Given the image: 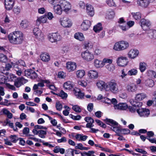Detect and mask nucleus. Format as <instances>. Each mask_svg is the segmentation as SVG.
<instances>
[{
    "label": "nucleus",
    "instance_id": "9d476101",
    "mask_svg": "<svg viewBox=\"0 0 156 156\" xmlns=\"http://www.w3.org/2000/svg\"><path fill=\"white\" fill-rule=\"evenodd\" d=\"M106 124L111 126V129L112 130L115 128H118L119 127L118 123L116 121L113 119H105Z\"/></svg>",
    "mask_w": 156,
    "mask_h": 156
},
{
    "label": "nucleus",
    "instance_id": "b1692460",
    "mask_svg": "<svg viewBox=\"0 0 156 156\" xmlns=\"http://www.w3.org/2000/svg\"><path fill=\"white\" fill-rule=\"evenodd\" d=\"M73 93L78 98H82L84 95V94L82 93L78 89H74Z\"/></svg>",
    "mask_w": 156,
    "mask_h": 156
},
{
    "label": "nucleus",
    "instance_id": "a19ab883",
    "mask_svg": "<svg viewBox=\"0 0 156 156\" xmlns=\"http://www.w3.org/2000/svg\"><path fill=\"white\" fill-rule=\"evenodd\" d=\"M146 64L144 62H141L140 63L139 68L141 72H144L146 69Z\"/></svg>",
    "mask_w": 156,
    "mask_h": 156
},
{
    "label": "nucleus",
    "instance_id": "c9c22d12",
    "mask_svg": "<svg viewBox=\"0 0 156 156\" xmlns=\"http://www.w3.org/2000/svg\"><path fill=\"white\" fill-rule=\"evenodd\" d=\"M29 24L28 21L26 20H24L22 21L20 23V26L22 28L25 29L28 27Z\"/></svg>",
    "mask_w": 156,
    "mask_h": 156
},
{
    "label": "nucleus",
    "instance_id": "864d4df0",
    "mask_svg": "<svg viewBox=\"0 0 156 156\" xmlns=\"http://www.w3.org/2000/svg\"><path fill=\"white\" fill-rule=\"evenodd\" d=\"M112 60L111 59L108 58H104L103 59L102 61L103 64H104V65L107 63H108V64H111L112 63Z\"/></svg>",
    "mask_w": 156,
    "mask_h": 156
},
{
    "label": "nucleus",
    "instance_id": "69168bd1",
    "mask_svg": "<svg viewBox=\"0 0 156 156\" xmlns=\"http://www.w3.org/2000/svg\"><path fill=\"white\" fill-rule=\"evenodd\" d=\"M29 129L28 127H25L23 129V134L27 135L29 133Z\"/></svg>",
    "mask_w": 156,
    "mask_h": 156
},
{
    "label": "nucleus",
    "instance_id": "4468645a",
    "mask_svg": "<svg viewBox=\"0 0 156 156\" xmlns=\"http://www.w3.org/2000/svg\"><path fill=\"white\" fill-rule=\"evenodd\" d=\"M139 52L136 49H131L128 52V57L131 59H134L138 55Z\"/></svg>",
    "mask_w": 156,
    "mask_h": 156
},
{
    "label": "nucleus",
    "instance_id": "bb28decb",
    "mask_svg": "<svg viewBox=\"0 0 156 156\" xmlns=\"http://www.w3.org/2000/svg\"><path fill=\"white\" fill-rule=\"evenodd\" d=\"M46 14L44 16L38 17L37 20V24L40 23H45L47 21Z\"/></svg>",
    "mask_w": 156,
    "mask_h": 156
},
{
    "label": "nucleus",
    "instance_id": "a18cd8bd",
    "mask_svg": "<svg viewBox=\"0 0 156 156\" xmlns=\"http://www.w3.org/2000/svg\"><path fill=\"white\" fill-rule=\"evenodd\" d=\"M147 84L150 87H152L154 85V82L151 79H148L146 81Z\"/></svg>",
    "mask_w": 156,
    "mask_h": 156
},
{
    "label": "nucleus",
    "instance_id": "6e6d98bb",
    "mask_svg": "<svg viewBox=\"0 0 156 156\" xmlns=\"http://www.w3.org/2000/svg\"><path fill=\"white\" fill-rule=\"evenodd\" d=\"M84 47L86 49H88L89 48H91L92 47V46L91 43L88 41H86L84 43Z\"/></svg>",
    "mask_w": 156,
    "mask_h": 156
},
{
    "label": "nucleus",
    "instance_id": "338daca9",
    "mask_svg": "<svg viewBox=\"0 0 156 156\" xmlns=\"http://www.w3.org/2000/svg\"><path fill=\"white\" fill-rule=\"evenodd\" d=\"M32 70L29 69L27 70H26L25 71V74L26 76L28 77H30L31 73V71Z\"/></svg>",
    "mask_w": 156,
    "mask_h": 156
},
{
    "label": "nucleus",
    "instance_id": "774afa93",
    "mask_svg": "<svg viewBox=\"0 0 156 156\" xmlns=\"http://www.w3.org/2000/svg\"><path fill=\"white\" fill-rule=\"evenodd\" d=\"M60 96L62 97L63 98H66L67 96V94L62 90L60 91Z\"/></svg>",
    "mask_w": 156,
    "mask_h": 156
},
{
    "label": "nucleus",
    "instance_id": "37998d69",
    "mask_svg": "<svg viewBox=\"0 0 156 156\" xmlns=\"http://www.w3.org/2000/svg\"><path fill=\"white\" fill-rule=\"evenodd\" d=\"M147 74L148 76L150 77L156 78V73L153 70L148 71L147 72Z\"/></svg>",
    "mask_w": 156,
    "mask_h": 156
},
{
    "label": "nucleus",
    "instance_id": "603ef678",
    "mask_svg": "<svg viewBox=\"0 0 156 156\" xmlns=\"http://www.w3.org/2000/svg\"><path fill=\"white\" fill-rule=\"evenodd\" d=\"M37 76V73L34 71L32 70L31 71V73L30 76V78L32 79H34L36 78Z\"/></svg>",
    "mask_w": 156,
    "mask_h": 156
},
{
    "label": "nucleus",
    "instance_id": "dca6fc26",
    "mask_svg": "<svg viewBox=\"0 0 156 156\" xmlns=\"http://www.w3.org/2000/svg\"><path fill=\"white\" fill-rule=\"evenodd\" d=\"M87 75L89 78L91 80L97 79L98 76V72L94 70H90L89 71Z\"/></svg>",
    "mask_w": 156,
    "mask_h": 156
},
{
    "label": "nucleus",
    "instance_id": "c85d7f7f",
    "mask_svg": "<svg viewBox=\"0 0 156 156\" xmlns=\"http://www.w3.org/2000/svg\"><path fill=\"white\" fill-rule=\"evenodd\" d=\"M74 37L75 39L80 41H83L84 40V37L83 34L80 32L76 33L74 35Z\"/></svg>",
    "mask_w": 156,
    "mask_h": 156
},
{
    "label": "nucleus",
    "instance_id": "2eb2a0df",
    "mask_svg": "<svg viewBox=\"0 0 156 156\" xmlns=\"http://www.w3.org/2000/svg\"><path fill=\"white\" fill-rule=\"evenodd\" d=\"M33 33L36 38L39 40H42L44 39V34L41 30H33Z\"/></svg>",
    "mask_w": 156,
    "mask_h": 156
},
{
    "label": "nucleus",
    "instance_id": "7ed1b4c3",
    "mask_svg": "<svg viewBox=\"0 0 156 156\" xmlns=\"http://www.w3.org/2000/svg\"><path fill=\"white\" fill-rule=\"evenodd\" d=\"M129 46L128 42L125 41H122L115 43L113 48L116 51H121L126 49Z\"/></svg>",
    "mask_w": 156,
    "mask_h": 156
},
{
    "label": "nucleus",
    "instance_id": "393cba45",
    "mask_svg": "<svg viewBox=\"0 0 156 156\" xmlns=\"http://www.w3.org/2000/svg\"><path fill=\"white\" fill-rule=\"evenodd\" d=\"M147 97L146 94L143 93H140L136 95L135 100L137 101H141Z\"/></svg>",
    "mask_w": 156,
    "mask_h": 156
},
{
    "label": "nucleus",
    "instance_id": "c03bdc74",
    "mask_svg": "<svg viewBox=\"0 0 156 156\" xmlns=\"http://www.w3.org/2000/svg\"><path fill=\"white\" fill-rule=\"evenodd\" d=\"M10 138L11 141L14 143H16L19 140L18 138L15 135H11L10 136Z\"/></svg>",
    "mask_w": 156,
    "mask_h": 156
},
{
    "label": "nucleus",
    "instance_id": "052dcab7",
    "mask_svg": "<svg viewBox=\"0 0 156 156\" xmlns=\"http://www.w3.org/2000/svg\"><path fill=\"white\" fill-rule=\"evenodd\" d=\"M113 131L115 132L116 133V135L117 136H121L120 135V133L121 132V131L120 130V126L118 128H115Z\"/></svg>",
    "mask_w": 156,
    "mask_h": 156
},
{
    "label": "nucleus",
    "instance_id": "5fc2aeb1",
    "mask_svg": "<svg viewBox=\"0 0 156 156\" xmlns=\"http://www.w3.org/2000/svg\"><path fill=\"white\" fill-rule=\"evenodd\" d=\"M95 122L98 124V125L103 128H105L106 126V125L103 123L101 121L99 120H95Z\"/></svg>",
    "mask_w": 156,
    "mask_h": 156
},
{
    "label": "nucleus",
    "instance_id": "de8ad7c7",
    "mask_svg": "<svg viewBox=\"0 0 156 156\" xmlns=\"http://www.w3.org/2000/svg\"><path fill=\"white\" fill-rule=\"evenodd\" d=\"M69 116L70 118L74 120H80L81 118V117L80 115L74 116L72 114H70L69 115Z\"/></svg>",
    "mask_w": 156,
    "mask_h": 156
},
{
    "label": "nucleus",
    "instance_id": "2f4dec72",
    "mask_svg": "<svg viewBox=\"0 0 156 156\" xmlns=\"http://www.w3.org/2000/svg\"><path fill=\"white\" fill-rule=\"evenodd\" d=\"M105 82L102 81H98L96 83V85L98 88L101 90L104 88L105 89Z\"/></svg>",
    "mask_w": 156,
    "mask_h": 156
},
{
    "label": "nucleus",
    "instance_id": "5701e85b",
    "mask_svg": "<svg viewBox=\"0 0 156 156\" xmlns=\"http://www.w3.org/2000/svg\"><path fill=\"white\" fill-rule=\"evenodd\" d=\"M86 10L87 12L89 15L92 16L94 15V8L91 5L87 4L86 5Z\"/></svg>",
    "mask_w": 156,
    "mask_h": 156
},
{
    "label": "nucleus",
    "instance_id": "58836bf2",
    "mask_svg": "<svg viewBox=\"0 0 156 156\" xmlns=\"http://www.w3.org/2000/svg\"><path fill=\"white\" fill-rule=\"evenodd\" d=\"M7 60L6 56L0 53V62H6Z\"/></svg>",
    "mask_w": 156,
    "mask_h": 156
},
{
    "label": "nucleus",
    "instance_id": "20e7f679",
    "mask_svg": "<svg viewBox=\"0 0 156 156\" xmlns=\"http://www.w3.org/2000/svg\"><path fill=\"white\" fill-rule=\"evenodd\" d=\"M136 111L138 115L142 117H147L149 116L150 113L149 110L146 108H139L136 110Z\"/></svg>",
    "mask_w": 156,
    "mask_h": 156
},
{
    "label": "nucleus",
    "instance_id": "4be33fe9",
    "mask_svg": "<svg viewBox=\"0 0 156 156\" xmlns=\"http://www.w3.org/2000/svg\"><path fill=\"white\" fill-rule=\"evenodd\" d=\"M91 25V23L88 20H84L81 25V28L82 29H88Z\"/></svg>",
    "mask_w": 156,
    "mask_h": 156
},
{
    "label": "nucleus",
    "instance_id": "6e6552de",
    "mask_svg": "<svg viewBox=\"0 0 156 156\" xmlns=\"http://www.w3.org/2000/svg\"><path fill=\"white\" fill-rule=\"evenodd\" d=\"M61 25L64 28H70L72 25V23L66 17H64L60 21Z\"/></svg>",
    "mask_w": 156,
    "mask_h": 156
},
{
    "label": "nucleus",
    "instance_id": "09e8293b",
    "mask_svg": "<svg viewBox=\"0 0 156 156\" xmlns=\"http://www.w3.org/2000/svg\"><path fill=\"white\" fill-rule=\"evenodd\" d=\"M106 67L110 71H112L115 69L114 66L111 63L107 64Z\"/></svg>",
    "mask_w": 156,
    "mask_h": 156
},
{
    "label": "nucleus",
    "instance_id": "aec40b11",
    "mask_svg": "<svg viewBox=\"0 0 156 156\" xmlns=\"http://www.w3.org/2000/svg\"><path fill=\"white\" fill-rule=\"evenodd\" d=\"M84 120L87 122L86 125L87 128H90L94 126L93 123L94 122V120L91 117H86L84 119Z\"/></svg>",
    "mask_w": 156,
    "mask_h": 156
},
{
    "label": "nucleus",
    "instance_id": "f3484780",
    "mask_svg": "<svg viewBox=\"0 0 156 156\" xmlns=\"http://www.w3.org/2000/svg\"><path fill=\"white\" fill-rule=\"evenodd\" d=\"M114 107L115 109L120 110H125L128 108L126 103H120L118 105H114Z\"/></svg>",
    "mask_w": 156,
    "mask_h": 156
},
{
    "label": "nucleus",
    "instance_id": "3c124183",
    "mask_svg": "<svg viewBox=\"0 0 156 156\" xmlns=\"http://www.w3.org/2000/svg\"><path fill=\"white\" fill-rule=\"evenodd\" d=\"M78 83L79 85L83 87H86L87 85V82L84 80L79 81H78Z\"/></svg>",
    "mask_w": 156,
    "mask_h": 156
},
{
    "label": "nucleus",
    "instance_id": "cd10ccee",
    "mask_svg": "<svg viewBox=\"0 0 156 156\" xmlns=\"http://www.w3.org/2000/svg\"><path fill=\"white\" fill-rule=\"evenodd\" d=\"M148 35L151 38L156 39V30H147Z\"/></svg>",
    "mask_w": 156,
    "mask_h": 156
},
{
    "label": "nucleus",
    "instance_id": "c756f323",
    "mask_svg": "<svg viewBox=\"0 0 156 156\" xmlns=\"http://www.w3.org/2000/svg\"><path fill=\"white\" fill-rule=\"evenodd\" d=\"M140 25L142 28L144 26H146L147 27H149L151 26V23L150 22L144 19H142L140 20Z\"/></svg>",
    "mask_w": 156,
    "mask_h": 156
},
{
    "label": "nucleus",
    "instance_id": "f704fd0d",
    "mask_svg": "<svg viewBox=\"0 0 156 156\" xmlns=\"http://www.w3.org/2000/svg\"><path fill=\"white\" fill-rule=\"evenodd\" d=\"M103 64L102 62L97 59H95L94 60V65L96 68H98L103 66L104 64Z\"/></svg>",
    "mask_w": 156,
    "mask_h": 156
},
{
    "label": "nucleus",
    "instance_id": "e2e57ef3",
    "mask_svg": "<svg viewBox=\"0 0 156 156\" xmlns=\"http://www.w3.org/2000/svg\"><path fill=\"white\" fill-rule=\"evenodd\" d=\"M130 102L131 103V104H132L133 106H134L135 107H136V106H138L139 105H141V104L140 105V102H136V101L134 102L133 101V100H130Z\"/></svg>",
    "mask_w": 156,
    "mask_h": 156
},
{
    "label": "nucleus",
    "instance_id": "4c0bfd02",
    "mask_svg": "<svg viewBox=\"0 0 156 156\" xmlns=\"http://www.w3.org/2000/svg\"><path fill=\"white\" fill-rule=\"evenodd\" d=\"M131 14L134 18L136 20H139L141 18V14L140 12H132Z\"/></svg>",
    "mask_w": 156,
    "mask_h": 156
},
{
    "label": "nucleus",
    "instance_id": "ddd939ff",
    "mask_svg": "<svg viewBox=\"0 0 156 156\" xmlns=\"http://www.w3.org/2000/svg\"><path fill=\"white\" fill-rule=\"evenodd\" d=\"M27 80L23 77L17 78L15 81L14 85L17 87H19L22 85L23 84L27 82Z\"/></svg>",
    "mask_w": 156,
    "mask_h": 156
},
{
    "label": "nucleus",
    "instance_id": "e433bc0d",
    "mask_svg": "<svg viewBox=\"0 0 156 156\" xmlns=\"http://www.w3.org/2000/svg\"><path fill=\"white\" fill-rule=\"evenodd\" d=\"M74 151L73 149L70 148L66 150L65 152V156H74Z\"/></svg>",
    "mask_w": 156,
    "mask_h": 156
},
{
    "label": "nucleus",
    "instance_id": "bf43d9fd",
    "mask_svg": "<svg viewBox=\"0 0 156 156\" xmlns=\"http://www.w3.org/2000/svg\"><path fill=\"white\" fill-rule=\"evenodd\" d=\"M13 11L14 13L17 14L20 13V7L16 6L13 9Z\"/></svg>",
    "mask_w": 156,
    "mask_h": 156
},
{
    "label": "nucleus",
    "instance_id": "473e14b6",
    "mask_svg": "<svg viewBox=\"0 0 156 156\" xmlns=\"http://www.w3.org/2000/svg\"><path fill=\"white\" fill-rule=\"evenodd\" d=\"M76 74L77 78H81L85 75V72L83 70H79L76 72Z\"/></svg>",
    "mask_w": 156,
    "mask_h": 156
},
{
    "label": "nucleus",
    "instance_id": "8fccbe9b",
    "mask_svg": "<svg viewBox=\"0 0 156 156\" xmlns=\"http://www.w3.org/2000/svg\"><path fill=\"white\" fill-rule=\"evenodd\" d=\"M55 106L57 110L59 111L61 110L62 108V104L59 101L56 102Z\"/></svg>",
    "mask_w": 156,
    "mask_h": 156
},
{
    "label": "nucleus",
    "instance_id": "680f3d73",
    "mask_svg": "<svg viewBox=\"0 0 156 156\" xmlns=\"http://www.w3.org/2000/svg\"><path fill=\"white\" fill-rule=\"evenodd\" d=\"M120 130L121 131V132L124 134H127L128 133H129L130 132V130L128 129H122L120 128Z\"/></svg>",
    "mask_w": 156,
    "mask_h": 156
},
{
    "label": "nucleus",
    "instance_id": "0e129e2a",
    "mask_svg": "<svg viewBox=\"0 0 156 156\" xmlns=\"http://www.w3.org/2000/svg\"><path fill=\"white\" fill-rule=\"evenodd\" d=\"M135 150L137 152L141 153L143 154H147V152L146 151L141 149H135Z\"/></svg>",
    "mask_w": 156,
    "mask_h": 156
},
{
    "label": "nucleus",
    "instance_id": "72a5a7b5",
    "mask_svg": "<svg viewBox=\"0 0 156 156\" xmlns=\"http://www.w3.org/2000/svg\"><path fill=\"white\" fill-rule=\"evenodd\" d=\"M115 12L112 10H111L107 12L106 18L108 19H111L113 18L115 16Z\"/></svg>",
    "mask_w": 156,
    "mask_h": 156
},
{
    "label": "nucleus",
    "instance_id": "79ce46f5",
    "mask_svg": "<svg viewBox=\"0 0 156 156\" xmlns=\"http://www.w3.org/2000/svg\"><path fill=\"white\" fill-rule=\"evenodd\" d=\"M72 109L76 112L80 113L81 112V109L80 107L77 105H74L73 106Z\"/></svg>",
    "mask_w": 156,
    "mask_h": 156
},
{
    "label": "nucleus",
    "instance_id": "ea45409f",
    "mask_svg": "<svg viewBox=\"0 0 156 156\" xmlns=\"http://www.w3.org/2000/svg\"><path fill=\"white\" fill-rule=\"evenodd\" d=\"M38 133L39 136L43 138H45V136L44 135L46 134V131L42 130H38Z\"/></svg>",
    "mask_w": 156,
    "mask_h": 156
},
{
    "label": "nucleus",
    "instance_id": "49530a36",
    "mask_svg": "<svg viewBox=\"0 0 156 156\" xmlns=\"http://www.w3.org/2000/svg\"><path fill=\"white\" fill-rule=\"evenodd\" d=\"M107 4L110 6H115L116 5L113 0H107L106 1Z\"/></svg>",
    "mask_w": 156,
    "mask_h": 156
},
{
    "label": "nucleus",
    "instance_id": "f03ea898",
    "mask_svg": "<svg viewBox=\"0 0 156 156\" xmlns=\"http://www.w3.org/2000/svg\"><path fill=\"white\" fill-rule=\"evenodd\" d=\"M105 90L106 91L116 93L119 91L118 87L117 82L114 80H112L105 84Z\"/></svg>",
    "mask_w": 156,
    "mask_h": 156
},
{
    "label": "nucleus",
    "instance_id": "13d9d810",
    "mask_svg": "<svg viewBox=\"0 0 156 156\" xmlns=\"http://www.w3.org/2000/svg\"><path fill=\"white\" fill-rule=\"evenodd\" d=\"M103 27L101 23H98L94 27L93 29H102Z\"/></svg>",
    "mask_w": 156,
    "mask_h": 156
},
{
    "label": "nucleus",
    "instance_id": "412c9836",
    "mask_svg": "<svg viewBox=\"0 0 156 156\" xmlns=\"http://www.w3.org/2000/svg\"><path fill=\"white\" fill-rule=\"evenodd\" d=\"M126 90L129 92H134L137 90L136 86L134 84H128L126 87Z\"/></svg>",
    "mask_w": 156,
    "mask_h": 156
},
{
    "label": "nucleus",
    "instance_id": "a878e982",
    "mask_svg": "<svg viewBox=\"0 0 156 156\" xmlns=\"http://www.w3.org/2000/svg\"><path fill=\"white\" fill-rule=\"evenodd\" d=\"M41 59L43 62H47L50 59V56L47 53H43L40 55Z\"/></svg>",
    "mask_w": 156,
    "mask_h": 156
},
{
    "label": "nucleus",
    "instance_id": "423d86ee",
    "mask_svg": "<svg viewBox=\"0 0 156 156\" xmlns=\"http://www.w3.org/2000/svg\"><path fill=\"white\" fill-rule=\"evenodd\" d=\"M116 62L119 66H125L127 65L128 63V59L126 57L121 56L117 58Z\"/></svg>",
    "mask_w": 156,
    "mask_h": 156
},
{
    "label": "nucleus",
    "instance_id": "f8f14e48",
    "mask_svg": "<svg viewBox=\"0 0 156 156\" xmlns=\"http://www.w3.org/2000/svg\"><path fill=\"white\" fill-rule=\"evenodd\" d=\"M156 1V0H138L137 4L139 5L144 7H147L150 3Z\"/></svg>",
    "mask_w": 156,
    "mask_h": 156
},
{
    "label": "nucleus",
    "instance_id": "4d7b16f0",
    "mask_svg": "<svg viewBox=\"0 0 156 156\" xmlns=\"http://www.w3.org/2000/svg\"><path fill=\"white\" fill-rule=\"evenodd\" d=\"M137 70L135 69H133L128 71V74L130 75H135L137 73Z\"/></svg>",
    "mask_w": 156,
    "mask_h": 156
},
{
    "label": "nucleus",
    "instance_id": "a211bd4d",
    "mask_svg": "<svg viewBox=\"0 0 156 156\" xmlns=\"http://www.w3.org/2000/svg\"><path fill=\"white\" fill-rule=\"evenodd\" d=\"M54 11L55 13L58 15H61L62 12V9L59 2L58 4L54 5L53 7Z\"/></svg>",
    "mask_w": 156,
    "mask_h": 156
},
{
    "label": "nucleus",
    "instance_id": "f257e3e1",
    "mask_svg": "<svg viewBox=\"0 0 156 156\" xmlns=\"http://www.w3.org/2000/svg\"><path fill=\"white\" fill-rule=\"evenodd\" d=\"M10 42L15 44H21L23 40V34L20 31H16L10 33L8 35Z\"/></svg>",
    "mask_w": 156,
    "mask_h": 156
},
{
    "label": "nucleus",
    "instance_id": "6ab92c4d",
    "mask_svg": "<svg viewBox=\"0 0 156 156\" xmlns=\"http://www.w3.org/2000/svg\"><path fill=\"white\" fill-rule=\"evenodd\" d=\"M14 2V0H5V9L9 10L11 9L12 8Z\"/></svg>",
    "mask_w": 156,
    "mask_h": 156
},
{
    "label": "nucleus",
    "instance_id": "39448f33",
    "mask_svg": "<svg viewBox=\"0 0 156 156\" xmlns=\"http://www.w3.org/2000/svg\"><path fill=\"white\" fill-rule=\"evenodd\" d=\"M48 36V40L52 43L59 41L62 38L61 36L57 33H50Z\"/></svg>",
    "mask_w": 156,
    "mask_h": 156
},
{
    "label": "nucleus",
    "instance_id": "9b49d317",
    "mask_svg": "<svg viewBox=\"0 0 156 156\" xmlns=\"http://www.w3.org/2000/svg\"><path fill=\"white\" fill-rule=\"evenodd\" d=\"M77 67L76 63L73 62H68L66 63V68L69 72H73L76 70Z\"/></svg>",
    "mask_w": 156,
    "mask_h": 156
},
{
    "label": "nucleus",
    "instance_id": "0eeeda50",
    "mask_svg": "<svg viewBox=\"0 0 156 156\" xmlns=\"http://www.w3.org/2000/svg\"><path fill=\"white\" fill-rule=\"evenodd\" d=\"M62 10L65 12H67L71 9V4L65 0L60 1L59 2Z\"/></svg>",
    "mask_w": 156,
    "mask_h": 156
},
{
    "label": "nucleus",
    "instance_id": "1a4fd4ad",
    "mask_svg": "<svg viewBox=\"0 0 156 156\" xmlns=\"http://www.w3.org/2000/svg\"><path fill=\"white\" fill-rule=\"evenodd\" d=\"M82 57L87 61H90L94 58V55L88 51H86L81 53Z\"/></svg>",
    "mask_w": 156,
    "mask_h": 156
},
{
    "label": "nucleus",
    "instance_id": "7c9ffc66",
    "mask_svg": "<svg viewBox=\"0 0 156 156\" xmlns=\"http://www.w3.org/2000/svg\"><path fill=\"white\" fill-rule=\"evenodd\" d=\"M63 86L65 89L70 90L73 88V85L72 82L69 81L65 83L64 84Z\"/></svg>",
    "mask_w": 156,
    "mask_h": 156
}]
</instances>
